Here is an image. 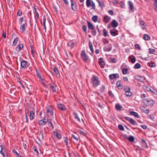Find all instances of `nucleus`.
<instances>
[{"mask_svg":"<svg viewBox=\"0 0 157 157\" xmlns=\"http://www.w3.org/2000/svg\"><path fill=\"white\" fill-rule=\"evenodd\" d=\"M92 82L94 86H97L100 84L98 81V78L96 76H94L92 78Z\"/></svg>","mask_w":157,"mask_h":157,"instance_id":"f257e3e1","label":"nucleus"},{"mask_svg":"<svg viewBox=\"0 0 157 157\" xmlns=\"http://www.w3.org/2000/svg\"><path fill=\"white\" fill-rule=\"evenodd\" d=\"M6 3H7L8 6H7V9H14V6L13 4V0H6Z\"/></svg>","mask_w":157,"mask_h":157,"instance_id":"f03ea898","label":"nucleus"},{"mask_svg":"<svg viewBox=\"0 0 157 157\" xmlns=\"http://www.w3.org/2000/svg\"><path fill=\"white\" fill-rule=\"evenodd\" d=\"M124 118L128 121L130 124L133 125H137L138 124L136 121L132 118L128 117H125Z\"/></svg>","mask_w":157,"mask_h":157,"instance_id":"7ed1b4c3","label":"nucleus"},{"mask_svg":"<svg viewBox=\"0 0 157 157\" xmlns=\"http://www.w3.org/2000/svg\"><path fill=\"white\" fill-rule=\"evenodd\" d=\"M86 6L87 7H89L91 6H92V9H95V3L92 1L90 0H87L86 1Z\"/></svg>","mask_w":157,"mask_h":157,"instance_id":"20e7f679","label":"nucleus"},{"mask_svg":"<svg viewBox=\"0 0 157 157\" xmlns=\"http://www.w3.org/2000/svg\"><path fill=\"white\" fill-rule=\"evenodd\" d=\"M81 55L84 61L86 62L88 59V57H87L86 54L84 50H83L82 51Z\"/></svg>","mask_w":157,"mask_h":157,"instance_id":"39448f33","label":"nucleus"},{"mask_svg":"<svg viewBox=\"0 0 157 157\" xmlns=\"http://www.w3.org/2000/svg\"><path fill=\"white\" fill-rule=\"evenodd\" d=\"M48 121V118L45 117L43 120L39 121L38 123L40 125L43 126L45 125Z\"/></svg>","mask_w":157,"mask_h":157,"instance_id":"423d86ee","label":"nucleus"},{"mask_svg":"<svg viewBox=\"0 0 157 157\" xmlns=\"http://www.w3.org/2000/svg\"><path fill=\"white\" fill-rule=\"evenodd\" d=\"M123 136L130 142H132L134 141L135 138L133 136H130L129 137H128L126 134H124L123 135Z\"/></svg>","mask_w":157,"mask_h":157,"instance_id":"0eeeda50","label":"nucleus"},{"mask_svg":"<svg viewBox=\"0 0 157 157\" xmlns=\"http://www.w3.org/2000/svg\"><path fill=\"white\" fill-rule=\"evenodd\" d=\"M119 75L118 74H113L109 75V78L110 80H111L114 78H119Z\"/></svg>","mask_w":157,"mask_h":157,"instance_id":"6e6552de","label":"nucleus"},{"mask_svg":"<svg viewBox=\"0 0 157 157\" xmlns=\"http://www.w3.org/2000/svg\"><path fill=\"white\" fill-rule=\"evenodd\" d=\"M143 101L144 103H147V104L148 105H153L155 103V101L152 100L148 101L146 99H143Z\"/></svg>","mask_w":157,"mask_h":157,"instance_id":"1a4fd4ad","label":"nucleus"},{"mask_svg":"<svg viewBox=\"0 0 157 157\" xmlns=\"http://www.w3.org/2000/svg\"><path fill=\"white\" fill-rule=\"evenodd\" d=\"M115 108L117 111H121L122 109V107L119 103H116L115 105Z\"/></svg>","mask_w":157,"mask_h":157,"instance_id":"9d476101","label":"nucleus"},{"mask_svg":"<svg viewBox=\"0 0 157 157\" xmlns=\"http://www.w3.org/2000/svg\"><path fill=\"white\" fill-rule=\"evenodd\" d=\"M111 24L113 27L115 28L117 27L118 24L115 20L113 19L111 22Z\"/></svg>","mask_w":157,"mask_h":157,"instance_id":"9b49d317","label":"nucleus"},{"mask_svg":"<svg viewBox=\"0 0 157 157\" xmlns=\"http://www.w3.org/2000/svg\"><path fill=\"white\" fill-rule=\"evenodd\" d=\"M110 33L113 36H115L118 34V31L114 29L110 30Z\"/></svg>","mask_w":157,"mask_h":157,"instance_id":"f8f14e48","label":"nucleus"},{"mask_svg":"<svg viewBox=\"0 0 157 157\" xmlns=\"http://www.w3.org/2000/svg\"><path fill=\"white\" fill-rule=\"evenodd\" d=\"M57 107L59 109L65 111L66 109V108L65 106L64 105L61 104H58Z\"/></svg>","mask_w":157,"mask_h":157,"instance_id":"ddd939ff","label":"nucleus"},{"mask_svg":"<svg viewBox=\"0 0 157 157\" xmlns=\"http://www.w3.org/2000/svg\"><path fill=\"white\" fill-rule=\"evenodd\" d=\"M23 48V45L22 44H19L16 48V50L18 52L20 51Z\"/></svg>","mask_w":157,"mask_h":157,"instance_id":"4468645a","label":"nucleus"},{"mask_svg":"<svg viewBox=\"0 0 157 157\" xmlns=\"http://www.w3.org/2000/svg\"><path fill=\"white\" fill-rule=\"evenodd\" d=\"M145 23L142 20L139 21V24L143 29H145L146 28L145 26Z\"/></svg>","mask_w":157,"mask_h":157,"instance_id":"2eb2a0df","label":"nucleus"},{"mask_svg":"<svg viewBox=\"0 0 157 157\" xmlns=\"http://www.w3.org/2000/svg\"><path fill=\"white\" fill-rule=\"evenodd\" d=\"M130 115L134 116L136 118H139L140 117V116L138 115L137 113L134 111H131L130 113Z\"/></svg>","mask_w":157,"mask_h":157,"instance_id":"dca6fc26","label":"nucleus"},{"mask_svg":"<svg viewBox=\"0 0 157 157\" xmlns=\"http://www.w3.org/2000/svg\"><path fill=\"white\" fill-rule=\"evenodd\" d=\"M128 4L129 6V8L131 10H133L134 7L133 3L131 1H129L128 2Z\"/></svg>","mask_w":157,"mask_h":157,"instance_id":"f3484780","label":"nucleus"},{"mask_svg":"<svg viewBox=\"0 0 157 157\" xmlns=\"http://www.w3.org/2000/svg\"><path fill=\"white\" fill-rule=\"evenodd\" d=\"M111 19V18L109 17L106 16L104 17V21L105 23H108Z\"/></svg>","mask_w":157,"mask_h":157,"instance_id":"a211bd4d","label":"nucleus"},{"mask_svg":"<svg viewBox=\"0 0 157 157\" xmlns=\"http://www.w3.org/2000/svg\"><path fill=\"white\" fill-rule=\"evenodd\" d=\"M129 58L132 63H133L136 62V58L134 56L131 55L129 56Z\"/></svg>","mask_w":157,"mask_h":157,"instance_id":"6ab92c4d","label":"nucleus"},{"mask_svg":"<svg viewBox=\"0 0 157 157\" xmlns=\"http://www.w3.org/2000/svg\"><path fill=\"white\" fill-rule=\"evenodd\" d=\"M49 86L52 91L53 92H55L56 91V90L55 87H54L53 84L50 83L49 84Z\"/></svg>","mask_w":157,"mask_h":157,"instance_id":"aec40b11","label":"nucleus"},{"mask_svg":"<svg viewBox=\"0 0 157 157\" xmlns=\"http://www.w3.org/2000/svg\"><path fill=\"white\" fill-rule=\"evenodd\" d=\"M27 65V61L23 60L22 61L21 63V65L22 67L23 68H25L26 67V65Z\"/></svg>","mask_w":157,"mask_h":157,"instance_id":"412c9836","label":"nucleus"},{"mask_svg":"<svg viewBox=\"0 0 157 157\" xmlns=\"http://www.w3.org/2000/svg\"><path fill=\"white\" fill-rule=\"evenodd\" d=\"M35 117L34 113L33 111H31L30 113L29 118L30 120H33Z\"/></svg>","mask_w":157,"mask_h":157,"instance_id":"4be33fe9","label":"nucleus"},{"mask_svg":"<svg viewBox=\"0 0 157 157\" xmlns=\"http://www.w3.org/2000/svg\"><path fill=\"white\" fill-rule=\"evenodd\" d=\"M71 137L76 141H78L79 139V137L77 135H75L74 134H72Z\"/></svg>","mask_w":157,"mask_h":157,"instance_id":"5701e85b","label":"nucleus"},{"mask_svg":"<svg viewBox=\"0 0 157 157\" xmlns=\"http://www.w3.org/2000/svg\"><path fill=\"white\" fill-rule=\"evenodd\" d=\"M48 108L47 110V112L48 113H50V115H52L53 114V111L52 110V108Z\"/></svg>","mask_w":157,"mask_h":157,"instance_id":"b1692460","label":"nucleus"},{"mask_svg":"<svg viewBox=\"0 0 157 157\" xmlns=\"http://www.w3.org/2000/svg\"><path fill=\"white\" fill-rule=\"evenodd\" d=\"M89 48L92 53H94V50L93 46V44L90 41L89 42Z\"/></svg>","mask_w":157,"mask_h":157,"instance_id":"393cba45","label":"nucleus"},{"mask_svg":"<svg viewBox=\"0 0 157 157\" xmlns=\"http://www.w3.org/2000/svg\"><path fill=\"white\" fill-rule=\"evenodd\" d=\"M18 40L19 38L18 37H16L13 40V46H14L16 45V44L18 42Z\"/></svg>","mask_w":157,"mask_h":157,"instance_id":"a878e982","label":"nucleus"},{"mask_svg":"<svg viewBox=\"0 0 157 157\" xmlns=\"http://www.w3.org/2000/svg\"><path fill=\"white\" fill-rule=\"evenodd\" d=\"M6 152V151L5 149H3V148H1V150L0 151V153L2 154L3 157H5V155L4 153Z\"/></svg>","mask_w":157,"mask_h":157,"instance_id":"bb28decb","label":"nucleus"},{"mask_svg":"<svg viewBox=\"0 0 157 157\" xmlns=\"http://www.w3.org/2000/svg\"><path fill=\"white\" fill-rule=\"evenodd\" d=\"M97 2H98L99 6L103 8V7L104 6V3L103 2L101 1L100 0H97Z\"/></svg>","mask_w":157,"mask_h":157,"instance_id":"cd10ccee","label":"nucleus"},{"mask_svg":"<svg viewBox=\"0 0 157 157\" xmlns=\"http://www.w3.org/2000/svg\"><path fill=\"white\" fill-rule=\"evenodd\" d=\"M99 63L102 67L104 66L105 63L103 62V59L102 58H100L99 59Z\"/></svg>","mask_w":157,"mask_h":157,"instance_id":"c85d7f7f","label":"nucleus"},{"mask_svg":"<svg viewBox=\"0 0 157 157\" xmlns=\"http://www.w3.org/2000/svg\"><path fill=\"white\" fill-rule=\"evenodd\" d=\"M73 115H74L75 118L76 120H77L79 122H81L80 120L78 117V114H77V113H73Z\"/></svg>","mask_w":157,"mask_h":157,"instance_id":"c756f323","label":"nucleus"},{"mask_svg":"<svg viewBox=\"0 0 157 157\" xmlns=\"http://www.w3.org/2000/svg\"><path fill=\"white\" fill-rule=\"evenodd\" d=\"M87 23L89 28L91 29H94V27L93 25L90 22L88 21Z\"/></svg>","mask_w":157,"mask_h":157,"instance_id":"7c9ffc66","label":"nucleus"},{"mask_svg":"<svg viewBox=\"0 0 157 157\" xmlns=\"http://www.w3.org/2000/svg\"><path fill=\"white\" fill-rule=\"evenodd\" d=\"M153 4V8L155 10L157 9V0H154Z\"/></svg>","mask_w":157,"mask_h":157,"instance_id":"2f4dec72","label":"nucleus"},{"mask_svg":"<svg viewBox=\"0 0 157 157\" xmlns=\"http://www.w3.org/2000/svg\"><path fill=\"white\" fill-rule=\"evenodd\" d=\"M46 21V19L45 18V16H44V18H43V25L44 27V29H45V31H46V25H45Z\"/></svg>","mask_w":157,"mask_h":157,"instance_id":"473e14b6","label":"nucleus"},{"mask_svg":"<svg viewBox=\"0 0 157 157\" xmlns=\"http://www.w3.org/2000/svg\"><path fill=\"white\" fill-rule=\"evenodd\" d=\"M144 39L145 40H149L150 39V36L147 34H144Z\"/></svg>","mask_w":157,"mask_h":157,"instance_id":"72a5a7b5","label":"nucleus"},{"mask_svg":"<svg viewBox=\"0 0 157 157\" xmlns=\"http://www.w3.org/2000/svg\"><path fill=\"white\" fill-rule=\"evenodd\" d=\"M124 90L125 93L130 90V88L128 86H125L124 88Z\"/></svg>","mask_w":157,"mask_h":157,"instance_id":"f704fd0d","label":"nucleus"},{"mask_svg":"<svg viewBox=\"0 0 157 157\" xmlns=\"http://www.w3.org/2000/svg\"><path fill=\"white\" fill-rule=\"evenodd\" d=\"M71 7L73 10H75V9H77V6L76 5L75 3H73V0H71Z\"/></svg>","mask_w":157,"mask_h":157,"instance_id":"c9c22d12","label":"nucleus"},{"mask_svg":"<svg viewBox=\"0 0 157 157\" xmlns=\"http://www.w3.org/2000/svg\"><path fill=\"white\" fill-rule=\"evenodd\" d=\"M116 85L117 86L118 88L119 89L122 88V86L121 84V82L120 81H118L116 83Z\"/></svg>","mask_w":157,"mask_h":157,"instance_id":"e433bc0d","label":"nucleus"},{"mask_svg":"<svg viewBox=\"0 0 157 157\" xmlns=\"http://www.w3.org/2000/svg\"><path fill=\"white\" fill-rule=\"evenodd\" d=\"M48 124L49 126H51L52 127V128H53V127L52 126V119H48Z\"/></svg>","mask_w":157,"mask_h":157,"instance_id":"4c0bfd02","label":"nucleus"},{"mask_svg":"<svg viewBox=\"0 0 157 157\" xmlns=\"http://www.w3.org/2000/svg\"><path fill=\"white\" fill-rule=\"evenodd\" d=\"M92 21L95 22H97L98 19V17L97 16H94L92 18Z\"/></svg>","mask_w":157,"mask_h":157,"instance_id":"58836bf2","label":"nucleus"},{"mask_svg":"<svg viewBox=\"0 0 157 157\" xmlns=\"http://www.w3.org/2000/svg\"><path fill=\"white\" fill-rule=\"evenodd\" d=\"M149 53L150 54H153L155 52V49L149 48L148 49Z\"/></svg>","mask_w":157,"mask_h":157,"instance_id":"ea45409f","label":"nucleus"},{"mask_svg":"<svg viewBox=\"0 0 157 157\" xmlns=\"http://www.w3.org/2000/svg\"><path fill=\"white\" fill-rule=\"evenodd\" d=\"M55 136L58 139H61V134L57 132H56V133H55Z\"/></svg>","mask_w":157,"mask_h":157,"instance_id":"a19ab883","label":"nucleus"},{"mask_svg":"<svg viewBox=\"0 0 157 157\" xmlns=\"http://www.w3.org/2000/svg\"><path fill=\"white\" fill-rule=\"evenodd\" d=\"M141 67V65L140 63H137L134 66V68L135 69L140 68Z\"/></svg>","mask_w":157,"mask_h":157,"instance_id":"79ce46f5","label":"nucleus"},{"mask_svg":"<svg viewBox=\"0 0 157 157\" xmlns=\"http://www.w3.org/2000/svg\"><path fill=\"white\" fill-rule=\"evenodd\" d=\"M78 132L79 133L84 136H86V134L84 132L82 131L81 129H78Z\"/></svg>","mask_w":157,"mask_h":157,"instance_id":"37998d69","label":"nucleus"},{"mask_svg":"<svg viewBox=\"0 0 157 157\" xmlns=\"http://www.w3.org/2000/svg\"><path fill=\"white\" fill-rule=\"evenodd\" d=\"M143 88L145 90L147 91H151V89L149 87L147 86L146 85L144 86H143Z\"/></svg>","mask_w":157,"mask_h":157,"instance_id":"c03bdc74","label":"nucleus"},{"mask_svg":"<svg viewBox=\"0 0 157 157\" xmlns=\"http://www.w3.org/2000/svg\"><path fill=\"white\" fill-rule=\"evenodd\" d=\"M128 71V69L127 68H123L122 69V73L124 75H125L127 74Z\"/></svg>","mask_w":157,"mask_h":157,"instance_id":"a18cd8bd","label":"nucleus"},{"mask_svg":"<svg viewBox=\"0 0 157 157\" xmlns=\"http://www.w3.org/2000/svg\"><path fill=\"white\" fill-rule=\"evenodd\" d=\"M125 94L127 96L130 97L132 95V93L129 91L125 93Z\"/></svg>","mask_w":157,"mask_h":157,"instance_id":"49530a36","label":"nucleus"},{"mask_svg":"<svg viewBox=\"0 0 157 157\" xmlns=\"http://www.w3.org/2000/svg\"><path fill=\"white\" fill-rule=\"evenodd\" d=\"M103 35L105 37H106L109 36L108 35V34L107 31H106L105 29H104L103 30Z\"/></svg>","mask_w":157,"mask_h":157,"instance_id":"de8ad7c7","label":"nucleus"},{"mask_svg":"<svg viewBox=\"0 0 157 157\" xmlns=\"http://www.w3.org/2000/svg\"><path fill=\"white\" fill-rule=\"evenodd\" d=\"M25 24H23L21 25L20 27V29L21 30H22V32H23L25 30Z\"/></svg>","mask_w":157,"mask_h":157,"instance_id":"09e8293b","label":"nucleus"},{"mask_svg":"<svg viewBox=\"0 0 157 157\" xmlns=\"http://www.w3.org/2000/svg\"><path fill=\"white\" fill-rule=\"evenodd\" d=\"M53 70L55 74H56V75L58 74L59 72L58 71L57 68L54 67L53 69Z\"/></svg>","mask_w":157,"mask_h":157,"instance_id":"8fccbe9b","label":"nucleus"},{"mask_svg":"<svg viewBox=\"0 0 157 157\" xmlns=\"http://www.w3.org/2000/svg\"><path fill=\"white\" fill-rule=\"evenodd\" d=\"M92 30L91 31V33H92V35L93 36H95L96 35V31L93 29H91Z\"/></svg>","mask_w":157,"mask_h":157,"instance_id":"3c124183","label":"nucleus"},{"mask_svg":"<svg viewBox=\"0 0 157 157\" xmlns=\"http://www.w3.org/2000/svg\"><path fill=\"white\" fill-rule=\"evenodd\" d=\"M64 141L66 143V146H67L68 145V138L67 137H65L64 138Z\"/></svg>","mask_w":157,"mask_h":157,"instance_id":"603ef678","label":"nucleus"},{"mask_svg":"<svg viewBox=\"0 0 157 157\" xmlns=\"http://www.w3.org/2000/svg\"><path fill=\"white\" fill-rule=\"evenodd\" d=\"M118 127L119 129L121 131H124V128L123 126L121 125H119Z\"/></svg>","mask_w":157,"mask_h":157,"instance_id":"864d4df0","label":"nucleus"},{"mask_svg":"<svg viewBox=\"0 0 157 157\" xmlns=\"http://www.w3.org/2000/svg\"><path fill=\"white\" fill-rule=\"evenodd\" d=\"M141 141H142V142L143 143V144H145V145H146V148H147L148 147V146L147 145V144L145 140H144V139H142L141 140Z\"/></svg>","mask_w":157,"mask_h":157,"instance_id":"5fc2aeb1","label":"nucleus"},{"mask_svg":"<svg viewBox=\"0 0 157 157\" xmlns=\"http://www.w3.org/2000/svg\"><path fill=\"white\" fill-rule=\"evenodd\" d=\"M83 29L85 33H86L87 31V27L86 25H83L82 26Z\"/></svg>","mask_w":157,"mask_h":157,"instance_id":"6e6d98bb","label":"nucleus"},{"mask_svg":"<svg viewBox=\"0 0 157 157\" xmlns=\"http://www.w3.org/2000/svg\"><path fill=\"white\" fill-rule=\"evenodd\" d=\"M135 47L136 48L139 49V50H140V47L139 44H135Z\"/></svg>","mask_w":157,"mask_h":157,"instance_id":"4d7b16f0","label":"nucleus"},{"mask_svg":"<svg viewBox=\"0 0 157 157\" xmlns=\"http://www.w3.org/2000/svg\"><path fill=\"white\" fill-rule=\"evenodd\" d=\"M149 66L151 67H155L156 66L155 64L153 62H151L149 64Z\"/></svg>","mask_w":157,"mask_h":157,"instance_id":"13d9d810","label":"nucleus"},{"mask_svg":"<svg viewBox=\"0 0 157 157\" xmlns=\"http://www.w3.org/2000/svg\"><path fill=\"white\" fill-rule=\"evenodd\" d=\"M108 93L109 96L112 97H114V95L111 91H109Z\"/></svg>","mask_w":157,"mask_h":157,"instance_id":"bf43d9fd","label":"nucleus"},{"mask_svg":"<svg viewBox=\"0 0 157 157\" xmlns=\"http://www.w3.org/2000/svg\"><path fill=\"white\" fill-rule=\"evenodd\" d=\"M13 153H15L16 154L17 156V157H19V156H20L18 154V153L17 152V151L15 150H14V149L13 150Z\"/></svg>","mask_w":157,"mask_h":157,"instance_id":"052dcab7","label":"nucleus"},{"mask_svg":"<svg viewBox=\"0 0 157 157\" xmlns=\"http://www.w3.org/2000/svg\"><path fill=\"white\" fill-rule=\"evenodd\" d=\"M120 5L121 6V7L122 8H125V6L124 5V3L123 2H120Z\"/></svg>","mask_w":157,"mask_h":157,"instance_id":"680f3d73","label":"nucleus"},{"mask_svg":"<svg viewBox=\"0 0 157 157\" xmlns=\"http://www.w3.org/2000/svg\"><path fill=\"white\" fill-rule=\"evenodd\" d=\"M25 119L26 120L25 122L26 123H28V119L27 117V114L26 111H25Z\"/></svg>","mask_w":157,"mask_h":157,"instance_id":"e2e57ef3","label":"nucleus"},{"mask_svg":"<svg viewBox=\"0 0 157 157\" xmlns=\"http://www.w3.org/2000/svg\"><path fill=\"white\" fill-rule=\"evenodd\" d=\"M22 13L21 10H18L17 14L18 16H20L22 15Z\"/></svg>","mask_w":157,"mask_h":157,"instance_id":"0e129e2a","label":"nucleus"},{"mask_svg":"<svg viewBox=\"0 0 157 157\" xmlns=\"http://www.w3.org/2000/svg\"><path fill=\"white\" fill-rule=\"evenodd\" d=\"M23 20H24L23 17H21L19 20V23L20 24H21L22 23L23 21Z\"/></svg>","mask_w":157,"mask_h":157,"instance_id":"69168bd1","label":"nucleus"},{"mask_svg":"<svg viewBox=\"0 0 157 157\" xmlns=\"http://www.w3.org/2000/svg\"><path fill=\"white\" fill-rule=\"evenodd\" d=\"M36 74L37 76L39 78L41 79H42V78H41V77L39 74V73L37 71H36Z\"/></svg>","mask_w":157,"mask_h":157,"instance_id":"338daca9","label":"nucleus"},{"mask_svg":"<svg viewBox=\"0 0 157 157\" xmlns=\"http://www.w3.org/2000/svg\"><path fill=\"white\" fill-rule=\"evenodd\" d=\"M103 42L105 44H107L109 43V41L106 39H104L103 40Z\"/></svg>","mask_w":157,"mask_h":157,"instance_id":"774afa93","label":"nucleus"}]
</instances>
